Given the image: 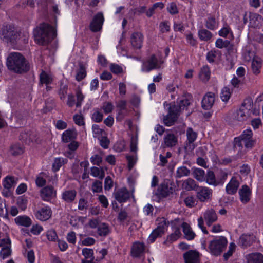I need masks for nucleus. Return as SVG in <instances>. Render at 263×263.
<instances>
[{
	"instance_id": "nucleus-40",
	"label": "nucleus",
	"mask_w": 263,
	"mask_h": 263,
	"mask_svg": "<svg viewBox=\"0 0 263 263\" xmlns=\"http://www.w3.org/2000/svg\"><path fill=\"white\" fill-rule=\"evenodd\" d=\"M91 175L95 177H98L102 180L105 176V172L103 168L101 167L100 169L96 166H92L90 168Z\"/></svg>"
},
{
	"instance_id": "nucleus-22",
	"label": "nucleus",
	"mask_w": 263,
	"mask_h": 263,
	"mask_svg": "<svg viewBox=\"0 0 263 263\" xmlns=\"http://www.w3.org/2000/svg\"><path fill=\"white\" fill-rule=\"evenodd\" d=\"M203 218L208 226L215 222L217 219V216L215 211L212 209H208L203 214Z\"/></svg>"
},
{
	"instance_id": "nucleus-11",
	"label": "nucleus",
	"mask_w": 263,
	"mask_h": 263,
	"mask_svg": "<svg viewBox=\"0 0 263 263\" xmlns=\"http://www.w3.org/2000/svg\"><path fill=\"white\" fill-rule=\"evenodd\" d=\"M104 20L103 13L101 12L98 13L94 16L90 23V29L94 32L100 31L102 29Z\"/></svg>"
},
{
	"instance_id": "nucleus-39",
	"label": "nucleus",
	"mask_w": 263,
	"mask_h": 263,
	"mask_svg": "<svg viewBox=\"0 0 263 263\" xmlns=\"http://www.w3.org/2000/svg\"><path fill=\"white\" fill-rule=\"evenodd\" d=\"M198 36L201 40L208 41L212 37L213 35L210 31L205 29H202L199 30Z\"/></svg>"
},
{
	"instance_id": "nucleus-63",
	"label": "nucleus",
	"mask_w": 263,
	"mask_h": 263,
	"mask_svg": "<svg viewBox=\"0 0 263 263\" xmlns=\"http://www.w3.org/2000/svg\"><path fill=\"white\" fill-rule=\"evenodd\" d=\"M90 161L93 165L100 166L102 161V158L98 154L94 155L90 158Z\"/></svg>"
},
{
	"instance_id": "nucleus-41",
	"label": "nucleus",
	"mask_w": 263,
	"mask_h": 263,
	"mask_svg": "<svg viewBox=\"0 0 263 263\" xmlns=\"http://www.w3.org/2000/svg\"><path fill=\"white\" fill-rule=\"evenodd\" d=\"M206 182L210 185L217 186L219 184V182L216 181L215 176L214 172L212 171H208L205 177Z\"/></svg>"
},
{
	"instance_id": "nucleus-20",
	"label": "nucleus",
	"mask_w": 263,
	"mask_h": 263,
	"mask_svg": "<svg viewBox=\"0 0 263 263\" xmlns=\"http://www.w3.org/2000/svg\"><path fill=\"white\" fill-rule=\"evenodd\" d=\"M255 238L253 234H243L239 238L238 244L243 248H247L253 243Z\"/></svg>"
},
{
	"instance_id": "nucleus-30",
	"label": "nucleus",
	"mask_w": 263,
	"mask_h": 263,
	"mask_svg": "<svg viewBox=\"0 0 263 263\" xmlns=\"http://www.w3.org/2000/svg\"><path fill=\"white\" fill-rule=\"evenodd\" d=\"M178 142V139L173 134H167L164 138V144L166 147H172L175 146Z\"/></svg>"
},
{
	"instance_id": "nucleus-16",
	"label": "nucleus",
	"mask_w": 263,
	"mask_h": 263,
	"mask_svg": "<svg viewBox=\"0 0 263 263\" xmlns=\"http://www.w3.org/2000/svg\"><path fill=\"white\" fill-rule=\"evenodd\" d=\"M215 101L214 93L211 92H208L203 98L201 106L203 109L209 110L213 105Z\"/></svg>"
},
{
	"instance_id": "nucleus-55",
	"label": "nucleus",
	"mask_w": 263,
	"mask_h": 263,
	"mask_svg": "<svg viewBox=\"0 0 263 263\" xmlns=\"http://www.w3.org/2000/svg\"><path fill=\"white\" fill-rule=\"evenodd\" d=\"M102 109L103 110L105 114H109L112 111L114 105L111 102H104L102 105Z\"/></svg>"
},
{
	"instance_id": "nucleus-37",
	"label": "nucleus",
	"mask_w": 263,
	"mask_h": 263,
	"mask_svg": "<svg viewBox=\"0 0 263 263\" xmlns=\"http://www.w3.org/2000/svg\"><path fill=\"white\" fill-rule=\"evenodd\" d=\"M193 175L199 181L202 182L205 180L204 171L201 168H194L193 171Z\"/></svg>"
},
{
	"instance_id": "nucleus-36",
	"label": "nucleus",
	"mask_w": 263,
	"mask_h": 263,
	"mask_svg": "<svg viewBox=\"0 0 263 263\" xmlns=\"http://www.w3.org/2000/svg\"><path fill=\"white\" fill-rule=\"evenodd\" d=\"M110 232L108 225L106 223H101L97 228V233L100 236H106Z\"/></svg>"
},
{
	"instance_id": "nucleus-10",
	"label": "nucleus",
	"mask_w": 263,
	"mask_h": 263,
	"mask_svg": "<svg viewBox=\"0 0 263 263\" xmlns=\"http://www.w3.org/2000/svg\"><path fill=\"white\" fill-rule=\"evenodd\" d=\"M252 136L253 133L250 129L244 130L240 136L246 148H252L255 145L256 140L253 139Z\"/></svg>"
},
{
	"instance_id": "nucleus-26",
	"label": "nucleus",
	"mask_w": 263,
	"mask_h": 263,
	"mask_svg": "<svg viewBox=\"0 0 263 263\" xmlns=\"http://www.w3.org/2000/svg\"><path fill=\"white\" fill-rule=\"evenodd\" d=\"M77 192L74 190H66L63 192L62 199L67 203L72 202L76 197Z\"/></svg>"
},
{
	"instance_id": "nucleus-19",
	"label": "nucleus",
	"mask_w": 263,
	"mask_h": 263,
	"mask_svg": "<svg viewBox=\"0 0 263 263\" xmlns=\"http://www.w3.org/2000/svg\"><path fill=\"white\" fill-rule=\"evenodd\" d=\"M192 96L189 93H184L179 99L178 104L182 110L187 109V107L192 103Z\"/></svg>"
},
{
	"instance_id": "nucleus-46",
	"label": "nucleus",
	"mask_w": 263,
	"mask_h": 263,
	"mask_svg": "<svg viewBox=\"0 0 263 263\" xmlns=\"http://www.w3.org/2000/svg\"><path fill=\"white\" fill-rule=\"evenodd\" d=\"M86 76V71L85 66L82 64H80L79 65V69L76 74V79L78 81H81Z\"/></svg>"
},
{
	"instance_id": "nucleus-45",
	"label": "nucleus",
	"mask_w": 263,
	"mask_h": 263,
	"mask_svg": "<svg viewBox=\"0 0 263 263\" xmlns=\"http://www.w3.org/2000/svg\"><path fill=\"white\" fill-rule=\"evenodd\" d=\"M47 175L45 173L42 172L36 177L35 183L37 186L43 187L46 183V178Z\"/></svg>"
},
{
	"instance_id": "nucleus-18",
	"label": "nucleus",
	"mask_w": 263,
	"mask_h": 263,
	"mask_svg": "<svg viewBox=\"0 0 263 263\" xmlns=\"http://www.w3.org/2000/svg\"><path fill=\"white\" fill-rule=\"evenodd\" d=\"M240 200L243 203H248L250 200L251 191L247 185H243L239 190Z\"/></svg>"
},
{
	"instance_id": "nucleus-51",
	"label": "nucleus",
	"mask_w": 263,
	"mask_h": 263,
	"mask_svg": "<svg viewBox=\"0 0 263 263\" xmlns=\"http://www.w3.org/2000/svg\"><path fill=\"white\" fill-rule=\"evenodd\" d=\"M206 27L210 30H214L216 27V22L214 17H208L206 21Z\"/></svg>"
},
{
	"instance_id": "nucleus-48",
	"label": "nucleus",
	"mask_w": 263,
	"mask_h": 263,
	"mask_svg": "<svg viewBox=\"0 0 263 263\" xmlns=\"http://www.w3.org/2000/svg\"><path fill=\"white\" fill-rule=\"evenodd\" d=\"M181 235V233L179 229L177 228L174 232L171 234L170 236H168L167 238V239L164 242L165 243L166 242H173L176 241Z\"/></svg>"
},
{
	"instance_id": "nucleus-60",
	"label": "nucleus",
	"mask_w": 263,
	"mask_h": 263,
	"mask_svg": "<svg viewBox=\"0 0 263 263\" xmlns=\"http://www.w3.org/2000/svg\"><path fill=\"white\" fill-rule=\"evenodd\" d=\"M68 86L66 85H63L62 84L60 85V88L59 90V95L61 100H64L67 94V91Z\"/></svg>"
},
{
	"instance_id": "nucleus-2",
	"label": "nucleus",
	"mask_w": 263,
	"mask_h": 263,
	"mask_svg": "<svg viewBox=\"0 0 263 263\" xmlns=\"http://www.w3.org/2000/svg\"><path fill=\"white\" fill-rule=\"evenodd\" d=\"M55 35L54 28L46 23H42L34 30L35 41L39 45H45L50 43Z\"/></svg>"
},
{
	"instance_id": "nucleus-64",
	"label": "nucleus",
	"mask_w": 263,
	"mask_h": 263,
	"mask_svg": "<svg viewBox=\"0 0 263 263\" xmlns=\"http://www.w3.org/2000/svg\"><path fill=\"white\" fill-rule=\"evenodd\" d=\"M167 9L168 12L172 15L176 14L178 13L177 5L174 2L171 3Z\"/></svg>"
},
{
	"instance_id": "nucleus-4",
	"label": "nucleus",
	"mask_w": 263,
	"mask_h": 263,
	"mask_svg": "<svg viewBox=\"0 0 263 263\" xmlns=\"http://www.w3.org/2000/svg\"><path fill=\"white\" fill-rule=\"evenodd\" d=\"M227 240L224 236L211 241L209 244V251L213 255L218 256L225 250L227 245Z\"/></svg>"
},
{
	"instance_id": "nucleus-56",
	"label": "nucleus",
	"mask_w": 263,
	"mask_h": 263,
	"mask_svg": "<svg viewBox=\"0 0 263 263\" xmlns=\"http://www.w3.org/2000/svg\"><path fill=\"white\" fill-rule=\"evenodd\" d=\"M103 115L99 110H96L92 115V120L97 123L101 122L103 120Z\"/></svg>"
},
{
	"instance_id": "nucleus-34",
	"label": "nucleus",
	"mask_w": 263,
	"mask_h": 263,
	"mask_svg": "<svg viewBox=\"0 0 263 263\" xmlns=\"http://www.w3.org/2000/svg\"><path fill=\"white\" fill-rule=\"evenodd\" d=\"M248 116V110L246 108H240L237 110L235 115V119L242 122L246 120Z\"/></svg>"
},
{
	"instance_id": "nucleus-24",
	"label": "nucleus",
	"mask_w": 263,
	"mask_h": 263,
	"mask_svg": "<svg viewBox=\"0 0 263 263\" xmlns=\"http://www.w3.org/2000/svg\"><path fill=\"white\" fill-rule=\"evenodd\" d=\"M143 35L140 32H134L131 36V44L133 47L136 49H140L143 43Z\"/></svg>"
},
{
	"instance_id": "nucleus-17",
	"label": "nucleus",
	"mask_w": 263,
	"mask_h": 263,
	"mask_svg": "<svg viewBox=\"0 0 263 263\" xmlns=\"http://www.w3.org/2000/svg\"><path fill=\"white\" fill-rule=\"evenodd\" d=\"M115 199L120 203L126 202L130 197L127 189L121 188L114 193Z\"/></svg>"
},
{
	"instance_id": "nucleus-53",
	"label": "nucleus",
	"mask_w": 263,
	"mask_h": 263,
	"mask_svg": "<svg viewBox=\"0 0 263 263\" xmlns=\"http://www.w3.org/2000/svg\"><path fill=\"white\" fill-rule=\"evenodd\" d=\"M92 190L94 193H100L102 191V183L101 181L96 180L92 184Z\"/></svg>"
},
{
	"instance_id": "nucleus-3",
	"label": "nucleus",
	"mask_w": 263,
	"mask_h": 263,
	"mask_svg": "<svg viewBox=\"0 0 263 263\" xmlns=\"http://www.w3.org/2000/svg\"><path fill=\"white\" fill-rule=\"evenodd\" d=\"M20 36L17 29L11 24L3 25L1 29V39L7 43H14Z\"/></svg>"
},
{
	"instance_id": "nucleus-59",
	"label": "nucleus",
	"mask_w": 263,
	"mask_h": 263,
	"mask_svg": "<svg viewBox=\"0 0 263 263\" xmlns=\"http://www.w3.org/2000/svg\"><path fill=\"white\" fill-rule=\"evenodd\" d=\"M218 51L216 50H211L208 52L206 54V60L209 63H214L215 61V59L216 57V55Z\"/></svg>"
},
{
	"instance_id": "nucleus-7",
	"label": "nucleus",
	"mask_w": 263,
	"mask_h": 263,
	"mask_svg": "<svg viewBox=\"0 0 263 263\" xmlns=\"http://www.w3.org/2000/svg\"><path fill=\"white\" fill-rule=\"evenodd\" d=\"M182 110L181 106L172 105L169 107L168 114L164 118V123L167 126H172L178 118V114Z\"/></svg>"
},
{
	"instance_id": "nucleus-43",
	"label": "nucleus",
	"mask_w": 263,
	"mask_h": 263,
	"mask_svg": "<svg viewBox=\"0 0 263 263\" xmlns=\"http://www.w3.org/2000/svg\"><path fill=\"white\" fill-rule=\"evenodd\" d=\"M10 152L12 155L16 156L23 154L24 149L20 144H15L10 147Z\"/></svg>"
},
{
	"instance_id": "nucleus-27",
	"label": "nucleus",
	"mask_w": 263,
	"mask_h": 263,
	"mask_svg": "<svg viewBox=\"0 0 263 263\" xmlns=\"http://www.w3.org/2000/svg\"><path fill=\"white\" fill-rule=\"evenodd\" d=\"M17 179L12 176H7L3 180L4 187L8 190L14 187L17 183Z\"/></svg>"
},
{
	"instance_id": "nucleus-31",
	"label": "nucleus",
	"mask_w": 263,
	"mask_h": 263,
	"mask_svg": "<svg viewBox=\"0 0 263 263\" xmlns=\"http://www.w3.org/2000/svg\"><path fill=\"white\" fill-rule=\"evenodd\" d=\"M210 75L211 71L208 65H205L201 68L199 77L201 81L204 82L208 81L210 78Z\"/></svg>"
},
{
	"instance_id": "nucleus-14",
	"label": "nucleus",
	"mask_w": 263,
	"mask_h": 263,
	"mask_svg": "<svg viewBox=\"0 0 263 263\" xmlns=\"http://www.w3.org/2000/svg\"><path fill=\"white\" fill-rule=\"evenodd\" d=\"M36 218L41 221H46L52 215V211L50 207L45 206L37 210L35 214Z\"/></svg>"
},
{
	"instance_id": "nucleus-49",
	"label": "nucleus",
	"mask_w": 263,
	"mask_h": 263,
	"mask_svg": "<svg viewBox=\"0 0 263 263\" xmlns=\"http://www.w3.org/2000/svg\"><path fill=\"white\" fill-rule=\"evenodd\" d=\"M231 93L230 89L225 87L221 90L220 97L222 100L224 102H228L231 97Z\"/></svg>"
},
{
	"instance_id": "nucleus-12",
	"label": "nucleus",
	"mask_w": 263,
	"mask_h": 263,
	"mask_svg": "<svg viewBox=\"0 0 263 263\" xmlns=\"http://www.w3.org/2000/svg\"><path fill=\"white\" fill-rule=\"evenodd\" d=\"M57 192L51 185H47L42 188L40 191V196L42 200L49 201L56 196Z\"/></svg>"
},
{
	"instance_id": "nucleus-25",
	"label": "nucleus",
	"mask_w": 263,
	"mask_h": 263,
	"mask_svg": "<svg viewBox=\"0 0 263 263\" xmlns=\"http://www.w3.org/2000/svg\"><path fill=\"white\" fill-rule=\"evenodd\" d=\"M181 227L185 238L188 240H193L195 238L196 235L192 231L189 224L185 222H183L181 224Z\"/></svg>"
},
{
	"instance_id": "nucleus-52",
	"label": "nucleus",
	"mask_w": 263,
	"mask_h": 263,
	"mask_svg": "<svg viewBox=\"0 0 263 263\" xmlns=\"http://www.w3.org/2000/svg\"><path fill=\"white\" fill-rule=\"evenodd\" d=\"M230 44V42L228 40L223 41L222 39H218L215 43L216 47L221 49L223 47H227Z\"/></svg>"
},
{
	"instance_id": "nucleus-38",
	"label": "nucleus",
	"mask_w": 263,
	"mask_h": 263,
	"mask_svg": "<svg viewBox=\"0 0 263 263\" xmlns=\"http://www.w3.org/2000/svg\"><path fill=\"white\" fill-rule=\"evenodd\" d=\"M261 61L259 59H253L251 63V69L254 74L257 75L260 72Z\"/></svg>"
},
{
	"instance_id": "nucleus-15",
	"label": "nucleus",
	"mask_w": 263,
	"mask_h": 263,
	"mask_svg": "<svg viewBox=\"0 0 263 263\" xmlns=\"http://www.w3.org/2000/svg\"><path fill=\"white\" fill-rule=\"evenodd\" d=\"M185 263H199V253L198 252L191 250L183 254Z\"/></svg>"
},
{
	"instance_id": "nucleus-62",
	"label": "nucleus",
	"mask_w": 263,
	"mask_h": 263,
	"mask_svg": "<svg viewBox=\"0 0 263 263\" xmlns=\"http://www.w3.org/2000/svg\"><path fill=\"white\" fill-rule=\"evenodd\" d=\"M76 96H77V102L76 103V105L77 107H79L81 106L82 102H83L84 98V96L82 94L81 91L79 89L77 90Z\"/></svg>"
},
{
	"instance_id": "nucleus-54",
	"label": "nucleus",
	"mask_w": 263,
	"mask_h": 263,
	"mask_svg": "<svg viewBox=\"0 0 263 263\" xmlns=\"http://www.w3.org/2000/svg\"><path fill=\"white\" fill-rule=\"evenodd\" d=\"M11 246L3 247L1 252L0 256L3 259H5L10 255L11 250L10 249Z\"/></svg>"
},
{
	"instance_id": "nucleus-47",
	"label": "nucleus",
	"mask_w": 263,
	"mask_h": 263,
	"mask_svg": "<svg viewBox=\"0 0 263 263\" xmlns=\"http://www.w3.org/2000/svg\"><path fill=\"white\" fill-rule=\"evenodd\" d=\"M82 255L85 257V260H93L95 257L93 256V250L89 248H83L82 251Z\"/></svg>"
},
{
	"instance_id": "nucleus-1",
	"label": "nucleus",
	"mask_w": 263,
	"mask_h": 263,
	"mask_svg": "<svg viewBox=\"0 0 263 263\" xmlns=\"http://www.w3.org/2000/svg\"><path fill=\"white\" fill-rule=\"evenodd\" d=\"M8 69L16 73L27 72L30 69L28 61L21 53L17 52L9 54L6 61Z\"/></svg>"
},
{
	"instance_id": "nucleus-33",
	"label": "nucleus",
	"mask_w": 263,
	"mask_h": 263,
	"mask_svg": "<svg viewBox=\"0 0 263 263\" xmlns=\"http://www.w3.org/2000/svg\"><path fill=\"white\" fill-rule=\"evenodd\" d=\"M249 18L250 21V27L255 28L259 25L262 17L261 16L258 14L250 13Z\"/></svg>"
},
{
	"instance_id": "nucleus-57",
	"label": "nucleus",
	"mask_w": 263,
	"mask_h": 263,
	"mask_svg": "<svg viewBox=\"0 0 263 263\" xmlns=\"http://www.w3.org/2000/svg\"><path fill=\"white\" fill-rule=\"evenodd\" d=\"M46 237L49 241H55L58 239V235L55 230H50L46 232Z\"/></svg>"
},
{
	"instance_id": "nucleus-13",
	"label": "nucleus",
	"mask_w": 263,
	"mask_h": 263,
	"mask_svg": "<svg viewBox=\"0 0 263 263\" xmlns=\"http://www.w3.org/2000/svg\"><path fill=\"white\" fill-rule=\"evenodd\" d=\"M197 191V198L201 202H204L209 200L212 196V191L205 186H199Z\"/></svg>"
},
{
	"instance_id": "nucleus-42",
	"label": "nucleus",
	"mask_w": 263,
	"mask_h": 263,
	"mask_svg": "<svg viewBox=\"0 0 263 263\" xmlns=\"http://www.w3.org/2000/svg\"><path fill=\"white\" fill-rule=\"evenodd\" d=\"M190 170L186 166H180L176 171V177L177 178H180L183 177L188 176L190 175Z\"/></svg>"
},
{
	"instance_id": "nucleus-5",
	"label": "nucleus",
	"mask_w": 263,
	"mask_h": 263,
	"mask_svg": "<svg viewBox=\"0 0 263 263\" xmlns=\"http://www.w3.org/2000/svg\"><path fill=\"white\" fill-rule=\"evenodd\" d=\"M187 139L184 143V149L186 153L192 152L196 147L194 142L197 138L198 134L192 128L189 127L186 129Z\"/></svg>"
},
{
	"instance_id": "nucleus-8",
	"label": "nucleus",
	"mask_w": 263,
	"mask_h": 263,
	"mask_svg": "<svg viewBox=\"0 0 263 263\" xmlns=\"http://www.w3.org/2000/svg\"><path fill=\"white\" fill-rule=\"evenodd\" d=\"M168 226V223L164 219L158 223V226L150 234L148 241L150 243H153L158 237H161L163 235Z\"/></svg>"
},
{
	"instance_id": "nucleus-21",
	"label": "nucleus",
	"mask_w": 263,
	"mask_h": 263,
	"mask_svg": "<svg viewBox=\"0 0 263 263\" xmlns=\"http://www.w3.org/2000/svg\"><path fill=\"white\" fill-rule=\"evenodd\" d=\"M144 250L145 245L143 243L136 242L133 245L131 254L134 257H139L144 253Z\"/></svg>"
},
{
	"instance_id": "nucleus-29",
	"label": "nucleus",
	"mask_w": 263,
	"mask_h": 263,
	"mask_svg": "<svg viewBox=\"0 0 263 263\" xmlns=\"http://www.w3.org/2000/svg\"><path fill=\"white\" fill-rule=\"evenodd\" d=\"M248 263H263V255L259 253H252L247 256Z\"/></svg>"
},
{
	"instance_id": "nucleus-35",
	"label": "nucleus",
	"mask_w": 263,
	"mask_h": 263,
	"mask_svg": "<svg viewBox=\"0 0 263 263\" xmlns=\"http://www.w3.org/2000/svg\"><path fill=\"white\" fill-rule=\"evenodd\" d=\"M76 138V133L71 130H65L62 135V139L64 142L67 143Z\"/></svg>"
},
{
	"instance_id": "nucleus-23",
	"label": "nucleus",
	"mask_w": 263,
	"mask_h": 263,
	"mask_svg": "<svg viewBox=\"0 0 263 263\" xmlns=\"http://www.w3.org/2000/svg\"><path fill=\"white\" fill-rule=\"evenodd\" d=\"M239 186V182L235 177H232L226 187V191L228 194H235Z\"/></svg>"
},
{
	"instance_id": "nucleus-9",
	"label": "nucleus",
	"mask_w": 263,
	"mask_h": 263,
	"mask_svg": "<svg viewBox=\"0 0 263 263\" xmlns=\"http://www.w3.org/2000/svg\"><path fill=\"white\" fill-rule=\"evenodd\" d=\"M175 191L174 183L170 181H164L158 187L157 191V195L160 198H165L172 194Z\"/></svg>"
},
{
	"instance_id": "nucleus-6",
	"label": "nucleus",
	"mask_w": 263,
	"mask_h": 263,
	"mask_svg": "<svg viewBox=\"0 0 263 263\" xmlns=\"http://www.w3.org/2000/svg\"><path fill=\"white\" fill-rule=\"evenodd\" d=\"M162 64V62L159 61L155 54H153L143 62L141 70L143 72H149L153 69H159Z\"/></svg>"
},
{
	"instance_id": "nucleus-32",
	"label": "nucleus",
	"mask_w": 263,
	"mask_h": 263,
	"mask_svg": "<svg viewBox=\"0 0 263 263\" xmlns=\"http://www.w3.org/2000/svg\"><path fill=\"white\" fill-rule=\"evenodd\" d=\"M15 223L20 226L28 227L31 226L32 221L31 219L26 216H20L14 219Z\"/></svg>"
},
{
	"instance_id": "nucleus-50",
	"label": "nucleus",
	"mask_w": 263,
	"mask_h": 263,
	"mask_svg": "<svg viewBox=\"0 0 263 263\" xmlns=\"http://www.w3.org/2000/svg\"><path fill=\"white\" fill-rule=\"evenodd\" d=\"M66 160L62 158H57L54 159V162L52 164V168L54 171H58L60 168L65 163V161Z\"/></svg>"
},
{
	"instance_id": "nucleus-61",
	"label": "nucleus",
	"mask_w": 263,
	"mask_h": 263,
	"mask_svg": "<svg viewBox=\"0 0 263 263\" xmlns=\"http://www.w3.org/2000/svg\"><path fill=\"white\" fill-rule=\"evenodd\" d=\"M110 69L111 71L115 74H119L123 72L122 67L116 64H111L110 65Z\"/></svg>"
},
{
	"instance_id": "nucleus-44",
	"label": "nucleus",
	"mask_w": 263,
	"mask_h": 263,
	"mask_svg": "<svg viewBox=\"0 0 263 263\" xmlns=\"http://www.w3.org/2000/svg\"><path fill=\"white\" fill-rule=\"evenodd\" d=\"M40 81L42 84L48 85L52 82V79L45 71H42L40 74Z\"/></svg>"
},
{
	"instance_id": "nucleus-28",
	"label": "nucleus",
	"mask_w": 263,
	"mask_h": 263,
	"mask_svg": "<svg viewBox=\"0 0 263 263\" xmlns=\"http://www.w3.org/2000/svg\"><path fill=\"white\" fill-rule=\"evenodd\" d=\"M182 187L187 191L192 190L196 191L199 187L196 181L192 178H188L184 180L182 183Z\"/></svg>"
},
{
	"instance_id": "nucleus-58",
	"label": "nucleus",
	"mask_w": 263,
	"mask_h": 263,
	"mask_svg": "<svg viewBox=\"0 0 263 263\" xmlns=\"http://www.w3.org/2000/svg\"><path fill=\"white\" fill-rule=\"evenodd\" d=\"M100 145L104 149H107L109 147L110 140L105 136H102L99 139Z\"/></svg>"
}]
</instances>
